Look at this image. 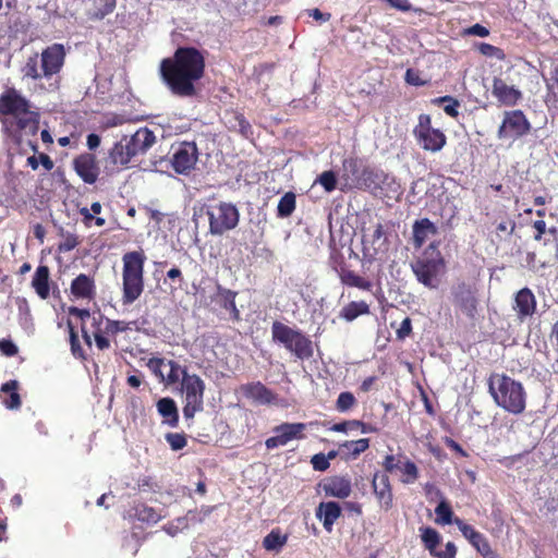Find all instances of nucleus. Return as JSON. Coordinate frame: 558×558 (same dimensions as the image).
<instances>
[{"instance_id": "58836bf2", "label": "nucleus", "mask_w": 558, "mask_h": 558, "mask_svg": "<svg viewBox=\"0 0 558 558\" xmlns=\"http://www.w3.org/2000/svg\"><path fill=\"white\" fill-rule=\"evenodd\" d=\"M133 515L142 522L151 524L157 523L161 520L162 515L157 512L153 507L147 506L146 504H137L134 508Z\"/></svg>"}, {"instance_id": "13d9d810", "label": "nucleus", "mask_w": 558, "mask_h": 558, "mask_svg": "<svg viewBox=\"0 0 558 558\" xmlns=\"http://www.w3.org/2000/svg\"><path fill=\"white\" fill-rule=\"evenodd\" d=\"M454 524L458 526L462 535L470 542L473 541V538H476V534L478 531H476L472 525L465 523L460 518H454Z\"/></svg>"}, {"instance_id": "c03bdc74", "label": "nucleus", "mask_w": 558, "mask_h": 558, "mask_svg": "<svg viewBox=\"0 0 558 558\" xmlns=\"http://www.w3.org/2000/svg\"><path fill=\"white\" fill-rule=\"evenodd\" d=\"M436 522L440 524H454L453 511L446 500L440 501L435 508Z\"/></svg>"}, {"instance_id": "a18cd8bd", "label": "nucleus", "mask_w": 558, "mask_h": 558, "mask_svg": "<svg viewBox=\"0 0 558 558\" xmlns=\"http://www.w3.org/2000/svg\"><path fill=\"white\" fill-rule=\"evenodd\" d=\"M23 73L24 76L35 81L45 77L44 71L38 68V53H35L27 59L23 68Z\"/></svg>"}, {"instance_id": "e2e57ef3", "label": "nucleus", "mask_w": 558, "mask_h": 558, "mask_svg": "<svg viewBox=\"0 0 558 558\" xmlns=\"http://www.w3.org/2000/svg\"><path fill=\"white\" fill-rule=\"evenodd\" d=\"M0 352L11 357L17 354L19 349L10 339H0Z\"/></svg>"}, {"instance_id": "4468645a", "label": "nucleus", "mask_w": 558, "mask_h": 558, "mask_svg": "<svg viewBox=\"0 0 558 558\" xmlns=\"http://www.w3.org/2000/svg\"><path fill=\"white\" fill-rule=\"evenodd\" d=\"M306 425L304 423H282L274 428L275 436L265 441L267 449L286 446L293 439H303Z\"/></svg>"}, {"instance_id": "ea45409f", "label": "nucleus", "mask_w": 558, "mask_h": 558, "mask_svg": "<svg viewBox=\"0 0 558 558\" xmlns=\"http://www.w3.org/2000/svg\"><path fill=\"white\" fill-rule=\"evenodd\" d=\"M398 470L401 473L400 482L405 485L415 483L420 477L417 465L409 459H405L404 462H401Z\"/></svg>"}, {"instance_id": "2f4dec72", "label": "nucleus", "mask_w": 558, "mask_h": 558, "mask_svg": "<svg viewBox=\"0 0 558 558\" xmlns=\"http://www.w3.org/2000/svg\"><path fill=\"white\" fill-rule=\"evenodd\" d=\"M546 84V94L544 102L548 109H558V66L549 72V75L544 76Z\"/></svg>"}, {"instance_id": "ddd939ff", "label": "nucleus", "mask_w": 558, "mask_h": 558, "mask_svg": "<svg viewBox=\"0 0 558 558\" xmlns=\"http://www.w3.org/2000/svg\"><path fill=\"white\" fill-rule=\"evenodd\" d=\"M531 131V123L520 109L506 111L497 135L500 140L520 138Z\"/></svg>"}, {"instance_id": "bf43d9fd", "label": "nucleus", "mask_w": 558, "mask_h": 558, "mask_svg": "<svg viewBox=\"0 0 558 558\" xmlns=\"http://www.w3.org/2000/svg\"><path fill=\"white\" fill-rule=\"evenodd\" d=\"M110 325L112 326L113 331H116V335H118L119 332H126L129 330H140L136 320L126 322L112 319V323H110Z\"/></svg>"}, {"instance_id": "a19ab883", "label": "nucleus", "mask_w": 558, "mask_h": 558, "mask_svg": "<svg viewBox=\"0 0 558 558\" xmlns=\"http://www.w3.org/2000/svg\"><path fill=\"white\" fill-rule=\"evenodd\" d=\"M421 538L427 550H429L430 555L434 556L436 553V547L440 544L441 537L440 534L433 527L426 526L421 527Z\"/></svg>"}, {"instance_id": "a878e982", "label": "nucleus", "mask_w": 558, "mask_h": 558, "mask_svg": "<svg viewBox=\"0 0 558 558\" xmlns=\"http://www.w3.org/2000/svg\"><path fill=\"white\" fill-rule=\"evenodd\" d=\"M32 288L36 294L46 300L50 295V270L46 265H39L32 279Z\"/></svg>"}, {"instance_id": "8fccbe9b", "label": "nucleus", "mask_w": 558, "mask_h": 558, "mask_svg": "<svg viewBox=\"0 0 558 558\" xmlns=\"http://www.w3.org/2000/svg\"><path fill=\"white\" fill-rule=\"evenodd\" d=\"M117 0H99V8L90 15L93 20H102L116 9Z\"/></svg>"}, {"instance_id": "864d4df0", "label": "nucleus", "mask_w": 558, "mask_h": 558, "mask_svg": "<svg viewBox=\"0 0 558 558\" xmlns=\"http://www.w3.org/2000/svg\"><path fill=\"white\" fill-rule=\"evenodd\" d=\"M165 438L173 451L183 449L187 444L186 435L184 433H168Z\"/></svg>"}, {"instance_id": "7ed1b4c3", "label": "nucleus", "mask_w": 558, "mask_h": 558, "mask_svg": "<svg viewBox=\"0 0 558 558\" xmlns=\"http://www.w3.org/2000/svg\"><path fill=\"white\" fill-rule=\"evenodd\" d=\"M487 386L493 400L504 411L513 415L525 411L527 392L521 381L505 373H492Z\"/></svg>"}, {"instance_id": "0eeeda50", "label": "nucleus", "mask_w": 558, "mask_h": 558, "mask_svg": "<svg viewBox=\"0 0 558 558\" xmlns=\"http://www.w3.org/2000/svg\"><path fill=\"white\" fill-rule=\"evenodd\" d=\"M345 185L349 189L371 191L375 187L376 178L380 169L372 168L357 157H350L342 162Z\"/></svg>"}, {"instance_id": "c756f323", "label": "nucleus", "mask_w": 558, "mask_h": 558, "mask_svg": "<svg viewBox=\"0 0 558 558\" xmlns=\"http://www.w3.org/2000/svg\"><path fill=\"white\" fill-rule=\"evenodd\" d=\"M158 413L163 417V423L170 427L179 425V411L173 399L166 397L157 402Z\"/></svg>"}, {"instance_id": "1a4fd4ad", "label": "nucleus", "mask_w": 558, "mask_h": 558, "mask_svg": "<svg viewBox=\"0 0 558 558\" xmlns=\"http://www.w3.org/2000/svg\"><path fill=\"white\" fill-rule=\"evenodd\" d=\"M181 391L184 395L183 415L192 420L204 410L205 383L196 374L184 373L181 379Z\"/></svg>"}, {"instance_id": "423d86ee", "label": "nucleus", "mask_w": 558, "mask_h": 558, "mask_svg": "<svg viewBox=\"0 0 558 558\" xmlns=\"http://www.w3.org/2000/svg\"><path fill=\"white\" fill-rule=\"evenodd\" d=\"M271 337L275 342L282 344L296 359L306 361L313 357L314 348L310 337L299 329L281 323L274 322L271 325Z\"/></svg>"}, {"instance_id": "052dcab7", "label": "nucleus", "mask_w": 558, "mask_h": 558, "mask_svg": "<svg viewBox=\"0 0 558 558\" xmlns=\"http://www.w3.org/2000/svg\"><path fill=\"white\" fill-rule=\"evenodd\" d=\"M312 466L315 471L324 472L329 469L330 462L325 453H316L311 459Z\"/></svg>"}, {"instance_id": "412c9836", "label": "nucleus", "mask_w": 558, "mask_h": 558, "mask_svg": "<svg viewBox=\"0 0 558 558\" xmlns=\"http://www.w3.org/2000/svg\"><path fill=\"white\" fill-rule=\"evenodd\" d=\"M369 192L380 195L384 198H398L402 194V187L396 178L384 170H379L375 187Z\"/></svg>"}, {"instance_id": "f257e3e1", "label": "nucleus", "mask_w": 558, "mask_h": 558, "mask_svg": "<svg viewBox=\"0 0 558 558\" xmlns=\"http://www.w3.org/2000/svg\"><path fill=\"white\" fill-rule=\"evenodd\" d=\"M206 73L205 51L193 46L178 47L171 57L159 64L161 81L170 93L180 98L198 95V83Z\"/></svg>"}, {"instance_id": "aec40b11", "label": "nucleus", "mask_w": 558, "mask_h": 558, "mask_svg": "<svg viewBox=\"0 0 558 558\" xmlns=\"http://www.w3.org/2000/svg\"><path fill=\"white\" fill-rule=\"evenodd\" d=\"M536 307L537 301L530 288H522L514 294L512 310L521 322L532 317L536 313Z\"/></svg>"}, {"instance_id": "f3484780", "label": "nucleus", "mask_w": 558, "mask_h": 558, "mask_svg": "<svg viewBox=\"0 0 558 558\" xmlns=\"http://www.w3.org/2000/svg\"><path fill=\"white\" fill-rule=\"evenodd\" d=\"M372 489L379 507L389 511L393 507V493L389 475L381 471H376L372 477Z\"/></svg>"}, {"instance_id": "9d476101", "label": "nucleus", "mask_w": 558, "mask_h": 558, "mask_svg": "<svg viewBox=\"0 0 558 558\" xmlns=\"http://www.w3.org/2000/svg\"><path fill=\"white\" fill-rule=\"evenodd\" d=\"M413 136L423 150L430 153L440 151L447 144L446 134L432 125L429 114L422 113L417 118V124L413 129Z\"/></svg>"}, {"instance_id": "7c9ffc66", "label": "nucleus", "mask_w": 558, "mask_h": 558, "mask_svg": "<svg viewBox=\"0 0 558 558\" xmlns=\"http://www.w3.org/2000/svg\"><path fill=\"white\" fill-rule=\"evenodd\" d=\"M71 293L77 299H92L95 294L94 280L85 274L78 275L71 283Z\"/></svg>"}, {"instance_id": "49530a36", "label": "nucleus", "mask_w": 558, "mask_h": 558, "mask_svg": "<svg viewBox=\"0 0 558 558\" xmlns=\"http://www.w3.org/2000/svg\"><path fill=\"white\" fill-rule=\"evenodd\" d=\"M433 102L436 105L447 104L444 107L445 113L451 118H454V119L458 118V116H459L458 108L460 107V102L454 97L448 96V95L441 96V97L434 99Z\"/></svg>"}, {"instance_id": "338daca9", "label": "nucleus", "mask_w": 558, "mask_h": 558, "mask_svg": "<svg viewBox=\"0 0 558 558\" xmlns=\"http://www.w3.org/2000/svg\"><path fill=\"white\" fill-rule=\"evenodd\" d=\"M533 228L535 230L534 240L541 241L546 236L547 233V226L546 222L543 219L535 220L533 222Z\"/></svg>"}, {"instance_id": "4be33fe9", "label": "nucleus", "mask_w": 558, "mask_h": 558, "mask_svg": "<svg viewBox=\"0 0 558 558\" xmlns=\"http://www.w3.org/2000/svg\"><path fill=\"white\" fill-rule=\"evenodd\" d=\"M133 157L145 154L155 143L156 136L148 128L138 129L132 136H123Z\"/></svg>"}, {"instance_id": "f704fd0d", "label": "nucleus", "mask_w": 558, "mask_h": 558, "mask_svg": "<svg viewBox=\"0 0 558 558\" xmlns=\"http://www.w3.org/2000/svg\"><path fill=\"white\" fill-rule=\"evenodd\" d=\"M369 313V306L365 301H352L343 306L339 313V317L345 322H352L361 315Z\"/></svg>"}, {"instance_id": "e433bc0d", "label": "nucleus", "mask_w": 558, "mask_h": 558, "mask_svg": "<svg viewBox=\"0 0 558 558\" xmlns=\"http://www.w3.org/2000/svg\"><path fill=\"white\" fill-rule=\"evenodd\" d=\"M288 542V535L282 534L280 529L271 530L263 539V547L269 551H279Z\"/></svg>"}, {"instance_id": "5701e85b", "label": "nucleus", "mask_w": 558, "mask_h": 558, "mask_svg": "<svg viewBox=\"0 0 558 558\" xmlns=\"http://www.w3.org/2000/svg\"><path fill=\"white\" fill-rule=\"evenodd\" d=\"M493 96L505 106H515L522 98V93L514 86L508 85L502 78L494 77Z\"/></svg>"}, {"instance_id": "09e8293b", "label": "nucleus", "mask_w": 558, "mask_h": 558, "mask_svg": "<svg viewBox=\"0 0 558 558\" xmlns=\"http://www.w3.org/2000/svg\"><path fill=\"white\" fill-rule=\"evenodd\" d=\"M167 365H169L170 371L166 375L165 383L167 385H174L177 384L180 378L182 379L183 374L187 373L186 369L182 368L175 361L169 360L167 361Z\"/></svg>"}, {"instance_id": "dca6fc26", "label": "nucleus", "mask_w": 558, "mask_h": 558, "mask_svg": "<svg viewBox=\"0 0 558 558\" xmlns=\"http://www.w3.org/2000/svg\"><path fill=\"white\" fill-rule=\"evenodd\" d=\"M64 58L65 51L61 44H53L43 50L40 54V69L44 71L45 78H50L61 71Z\"/></svg>"}, {"instance_id": "37998d69", "label": "nucleus", "mask_w": 558, "mask_h": 558, "mask_svg": "<svg viewBox=\"0 0 558 558\" xmlns=\"http://www.w3.org/2000/svg\"><path fill=\"white\" fill-rule=\"evenodd\" d=\"M330 429L332 432H338V433H347L348 430L361 429V432L364 434L371 433L374 430V428L369 424H366L359 420H351V421H343L340 423H336L330 427Z\"/></svg>"}, {"instance_id": "bb28decb", "label": "nucleus", "mask_w": 558, "mask_h": 558, "mask_svg": "<svg viewBox=\"0 0 558 558\" xmlns=\"http://www.w3.org/2000/svg\"><path fill=\"white\" fill-rule=\"evenodd\" d=\"M242 393L260 403H270L274 400L272 391L260 381L245 384L241 387Z\"/></svg>"}, {"instance_id": "774afa93", "label": "nucleus", "mask_w": 558, "mask_h": 558, "mask_svg": "<svg viewBox=\"0 0 558 558\" xmlns=\"http://www.w3.org/2000/svg\"><path fill=\"white\" fill-rule=\"evenodd\" d=\"M457 555V547L454 543L448 542L445 546V550L442 551H436L434 554L437 558H454Z\"/></svg>"}, {"instance_id": "f8f14e48", "label": "nucleus", "mask_w": 558, "mask_h": 558, "mask_svg": "<svg viewBox=\"0 0 558 558\" xmlns=\"http://www.w3.org/2000/svg\"><path fill=\"white\" fill-rule=\"evenodd\" d=\"M198 159V148L194 142H181L171 146L170 163L178 174L189 175Z\"/></svg>"}, {"instance_id": "20e7f679", "label": "nucleus", "mask_w": 558, "mask_h": 558, "mask_svg": "<svg viewBox=\"0 0 558 558\" xmlns=\"http://www.w3.org/2000/svg\"><path fill=\"white\" fill-rule=\"evenodd\" d=\"M146 255L143 250L126 252L122 256V304H133L144 291V266Z\"/></svg>"}, {"instance_id": "39448f33", "label": "nucleus", "mask_w": 558, "mask_h": 558, "mask_svg": "<svg viewBox=\"0 0 558 558\" xmlns=\"http://www.w3.org/2000/svg\"><path fill=\"white\" fill-rule=\"evenodd\" d=\"M439 241H433L423 251L422 256L411 264L416 280L428 289H437L439 275L445 269L446 262L439 251Z\"/></svg>"}, {"instance_id": "6e6552de", "label": "nucleus", "mask_w": 558, "mask_h": 558, "mask_svg": "<svg viewBox=\"0 0 558 558\" xmlns=\"http://www.w3.org/2000/svg\"><path fill=\"white\" fill-rule=\"evenodd\" d=\"M211 235H222L235 229L240 222V211L230 202H219L206 208Z\"/></svg>"}, {"instance_id": "9b49d317", "label": "nucleus", "mask_w": 558, "mask_h": 558, "mask_svg": "<svg viewBox=\"0 0 558 558\" xmlns=\"http://www.w3.org/2000/svg\"><path fill=\"white\" fill-rule=\"evenodd\" d=\"M110 323H112V319L105 317L101 313H97V316H93L92 333L86 329V326L82 325L81 329L85 343L92 347V340L94 339L95 345L99 351L109 350L111 342L117 344V335Z\"/></svg>"}, {"instance_id": "4d7b16f0", "label": "nucleus", "mask_w": 558, "mask_h": 558, "mask_svg": "<svg viewBox=\"0 0 558 558\" xmlns=\"http://www.w3.org/2000/svg\"><path fill=\"white\" fill-rule=\"evenodd\" d=\"M69 329H70V344H71L72 354L77 359L85 360L86 359L85 353H84L83 348L81 347L78 336L70 323H69Z\"/></svg>"}, {"instance_id": "2eb2a0df", "label": "nucleus", "mask_w": 558, "mask_h": 558, "mask_svg": "<svg viewBox=\"0 0 558 558\" xmlns=\"http://www.w3.org/2000/svg\"><path fill=\"white\" fill-rule=\"evenodd\" d=\"M453 303L468 317L475 318L477 313L478 301L476 298V288L465 282L459 283L452 291Z\"/></svg>"}, {"instance_id": "680f3d73", "label": "nucleus", "mask_w": 558, "mask_h": 558, "mask_svg": "<svg viewBox=\"0 0 558 558\" xmlns=\"http://www.w3.org/2000/svg\"><path fill=\"white\" fill-rule=\"evenodd\" d=\"M69 313L71 316L80 318L84 326L86 322H93V316H97V314H90L89 310L78 307H70Z\"/></svg>"}, {"instance_id": "69168bd1", "label": "nucleus", "mask_w": 558, "mask_h": 558, "mask_svg": "<svg viewBox=\"0 0 558 558\" xmlns=\"http://www.w3.org/2000/svg\"><path fill=\"white\" fill-rule=\"evenodd\" d=\"M476 536L477 537L473 538V541H470V543L480 554H482L485 551V549L490 547V544L482 533L478 532Z\"/></svg>"}, {"instance_id": "f03ea898", "label": "nucleus", "mask_w": 558, "mask_h": 558, "mask_svg": "<svg viewBox=\"0 0 558 558\" xmlns=\"http://www.w3.org/2000/svg\"><path fill=\"white\" fill-rule=\"evenodd\" d=\"M0 123L2 134L15 145L27 142L34 153L37 143L31 141L39 131L40 113L15 87H8L0 95Z\"/></svg>"}, {"instance_id": "cd10ccee", "label": "nucleus", "mask_w": 558, "mask_h": 558, "mask_svg": "<svg viewBox=\"0 0 558 558\" xmlns=\"http://www.w3.org/2000/svg\"><path fill=\"white\" fill-rule=\"evenodd\" d=\"M236 295L238 292L222 288H219L217 293L218 304L220 305L221 308L230 313V319L235 323L241 320V314L235 303Z\"/></svg>"}, {"instance_id": "de8ad7c7", "label": "nucleus", "mask_w": 558, "mask_h": 558, "mask_svg": "<svg viewBox=\"0 0 558 558\" xmlns=\"http://www.w3.org/2000/svg\"><path fill=\"white\" fill-rule=\"evenodd\" d=\"M356 404V398L350 391L341 392L336 401V410L340 413L348 412Z\"/></svg>"}, {"instance_id": "3c124183", "label": "nucleus", "mask_w": 558, "mask_h": 558, "mask_svg": "<svg viewBox=\"0 0 558 558\" xmlns=\"http://www.w3.org/2000/svg\"><path fill=\"white\" fill-rule=\"evenodd\" d=\"M316 182H318L326 192L330 193L337 187V177L331 170L324 171L319 174Z\"/></svg>"}, {"instance_id": "c85d7f7f", "label": "nucleus", "mask_w": 558, "mask_h": 558, "mask_svg": "<svg viewBox=\"0 0 558 558\" xmlns=\"http://www.w3.org/2000/svg\"><path fill=\"white\" fill-rule=\"evenodd\" d=\"M338 275L341 283L347 287L357 288L363 291H371L373 288L371 280L357 275L347 267H341L338 271Z\"/></svg>"}, {"instance_id": "a211bd4d", "label": "nucleus", "mask_w": 558, "mask_h": 558, "mask_svg": "<svg viewBox=\"0 0 558 558\" xmlns=\"http://www.w3.org/2000/svg\"><path fill=\"white\" fill-rule=\"evenodd\" d=\"M73 169L84 183L94 184L99 177L100 169L95 155L83 153L73 159Z\"/></svg>"}, {"instance_id": "473e14b6", "label": "nucleus", "mask_w": 558, "mask_h": 558, "mask_svg": "<svg viewBox=\"0 0 558 558\" xmlns=\"http://www.w3.org/2000/svg\"><path fill=\"white\" fill-rule=\"evenodd\" d=\"M19 389V381L15 379L9 380L1 386V393L3 395L2 403L5 405L7 409L10 410H16L21 407L22 400L21 396L17 392Z\"/></svg>"}, {"instance_id": "6ab92c4d", "label": "nucleus", "mask_w": 558, "mask_h": 558, "mask_svg": "<svg viewBox=\"0 0 558 558\" xmlns=\"http://www.w3.org/2000/svg\"><path fill=\"white\" fill-rule=\"evenodd\" d=\"M326 497L345 499L352 493V483L348 476L333 475L326 477L319 483Z\"/></svg>"}, {"instance_id": "393cba45", "label": "nucleus", "mask_w": 558, "mask_h": 558, "mask_svg": "<svg viewBox=\"0 0 558 558\" xmlns=\"http://www.w3.org/2000/svg\"><path fill=\"white\" fill-rule=\"evenodd\" d=\"M412 242L415 248H421L429 235H436L438 233L437 227L428 218L415 220L412 227Z\"/></svg>"}, {"instance_id": "0e129e2a", "label": "nucleus", "mask_w": 558, "mask_h": 558, "mask_svg": "<svg viewBox=\"0 0 558 558\" xmlns=\"http://www.w3.org/2000/svg\"><path fill=\"white\" fill-rule=\"evenodd\" d=\"M235 121L238 123L239 131L242 135L248 137L253 133L250 122L245 119V117L242 113L235 114Z\"/></svg>"}, {"instance_id": "4c0bfd02", "label": "nucleus", "mask_w": 558, "mask_h": 558, "mask_svg": "<svg viewBox=\"0 0 558 558\" xmlns=\"http://www.w3.org/2000/svg\"><path fill=\"white\" fill-rule=\"evenodd\" d=\"M365 243H369L372 245L373 255H377L379 252H385L387 250V236L381 223H377L375 226V229L371 234V239L365 240Z\"/></svg>"}, {"instance_id": "6e6d98bb", "label": "nucleus", "mask_w": 558, "mask_h": 558, "mask_svg": "<svg viewBox=\"0 0 558 558\" xmlns=\"http://www.w3.org/2000/svg\"><path fill=\"white\" fill-rule=\"evenodd\" d=\"M62 241L58 245V251L61 253L74 250L78 244V236L74 233H62Z\"/></svg>"}, {"instance_id": "79ce46f5", "label": "nucleus", "mask_w": 558, "mask_h": 558, "mask_svg": "<svg viewBox=\"0 0 558 558\" xmlns=\"http://www.w3.org/2000/svg\"><path fill=\"white\" fill-rule=\"evenodd\" d=\"M296 206V196L293 192H287L280 199L277 206V216L287 218L292 215Z\"/></svg>"}, {"instance_id": "72a5a7b5", "label": "nucleus", "mask_w": 558, "mask_h": 558, "mask_svg": "<svg viewBox=\"0 0 558 558\" xmlns=\"http://www.w3.org/2000/svg\"><path fill=\"white\" fill-rule=\"evenodd\" d=\"M369 448V439L347 440L339 445V452L345 459H355Z\"/></svg>"}, {"instance_id": "603ef678", "label": "nucleus", "mask_w": 558, "mask_h": 558, "mask_svg": "<svg viewBox=\"0 0 558 558\" xmlns=\"http://www.w3.org/2000/svg\"><path fill=\"white\" fill-rule=\"evenodd\" d=\"M165 365H167V361L163 357H151L147 362V367L160 383H165L166 379V375L162 372Z\"/></svg>"}, {"instance_id": "b1692460", "label": "nucleus", "mask_w": 558, "mask_h": 558, "mask_svg": "<svg viewBox=\"0 0 558 558\" xmlns=\"http://www.w3.org/2000/svg\"><path fill=\"white\" fill-rule=\"evenodd\" d=\"M341 507L336 501H322L315 510L316 518L322 521L323 526L327 532L332 531L333 525L341 517Z\"/></svg>"}, {"instance_id": "5fc2aeb1", "label": "nucleus", "mask_w": 558, "mask_h": 558, "mask_svg": "<svg viewBox=\"0 0 558 558\" xmlns=\"http://www.w3.org/2000/svg\"><path fill=\"white\" fill-rule=\"evenodd\" d=\"M477 49L485 57L495 58L500 61L505 60L506 58V54L501 48L487 43H481Z\"/></svg>"}, {"instance_id": "c9c22d12", "label": "nucleus", "mask_w": 558, "mask_h": 558, "mask_svg": "<svg viewBox=\"0 0 558 558\" xmlns=\"http://www.w3.org/2000/svg\"><path fill=\"white\" fill-rule=\"evenodd\" d=\"M109 158L114 165L125 166L133 158L125 140L121 138L109 151Z\"/></svg>"}]
</instances>
